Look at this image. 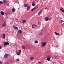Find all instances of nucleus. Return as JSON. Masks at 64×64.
<instances>
[{
	"mask_svg": "<svg viewBox=\"0 0 64 64\" xmlns=\"http://www.w3.org/2000/svg\"><path fill=\"white\" fill-rule=\"evenodd\" d=\"M47 42H42V47H45V46L46 45Z\"/></svg>",
	"mask_w": 64,
	"mask_h": 64,
	"instance_id": "nucleus-1",
	"label": "nucleus"
},
{
	"mask_svg": "<svg viewBox=\"0 0 64 64\" xmlns=\"http://www.w3.org/2000/svg\"><path fill=\"white\" fill-rule=\"evenodd\" d=\"M8 57V54H5L4 56V58L5 59L7 58Z\"/></svg>",
	"mask_w": 64,
	"mask_h": 64,
	"instance_id": "nucleus-2",
	"label": "nucleus"
},
{
	"mask_svg": "<svg viewBox=\"0 0 64 64\" xmlns=\"http://www.w3.org/2000/svg\"><path fill=\"white\" fill-rule=\"evenodd\" d=\"M6 23L5 22H4L2 25V27L3 28L5 27L6 26Z\"/></svg>",
	"mask_w": 64,
	"mask_h": 64,
	"instance_id": "nucleus-3",
	"label": "nucleus"
},
{
	"mask_svg": "<svg viewBox=\"0 0 64 64\" xmlns=\"http://www.w3.org/2000/svg\"><path fill=\"white\" fill-rule=\"evenodd\" d=\"M9 43L8 42H4V45L6 46L7 45H9Z\"/></svg>",
	"mask_w": 64,
	"mask_h": 64,
	"instance_id": "nucleus-4",
	"label": "nucleus"
},
{
	"mask_svg": "<svg viewBox=\"0 0 64 64\" xmlns=\"http://www.w3.org/2000/svg\"><path fill=\"white\" fill-rule=\"evenodd\" d=\"M49 20V18L48 17H46L45 18V20H46V21H48Z\"/></svg>",
	"mask_w": 64,
	"mask_h": 64,
	"instance_id": "nucleus-5",
	"label": "nucleus"
},
{
	"mask_svg": "<svg viewBox=\"0 0 64 64\" xmlns=\"http://www.w3.org/2000/svg\"><path fill=\"white\" fill-rule=\"evenodd\" d=\"M48 58H47L46 60L48 61H49L51 58V57H50V56H48Z\"/></svg>",
	"mask_w": 64,
	"mask_h": 64,
	"instance_id": "nucleus-6",
	"label": "nucleus"
},
{
	"mask_svg": "<svg viewBox=\"0 0 64 64\" xmlns=\"http://www.w3.org/2000/svg\"><path fill=\"white\" fill-rule=\"evenodd\" d=\"M60 10L62 12H63V13H64V8H63L62 7H61Z\"/></svg>",
	"mask_w": 64,
	"mask_h": 64,
	"instance_id": "nucleus-7",
	"label": "nucleus"
},
{
	"mask_svg": "<svg viewBox=\"0 0 64 64\" xmlns=\"http://www.w3.org/2000/svg\"><path fill=\"white\" fill-rule=\"evenodd\" d=\"M26 20H22V24H25L26 23Z\"/></svg>",
	"mask_w": 64,
	"mask_h": 64,
	"instance_id": "nucleus-8",
	"label": "nucleus"
},
{
	"mask_svg": "<svg viewBox=\"0 0 64 64\" xmlns=\"http://www.w3.org/2000/svg\"><path fill=\"white\" fill-rule=\"evenodd\" d=\"M0 13L2 15H4L5 14L4 12L2 11H0Z\"/></svg>",
	"mask_w": 64,
	"mask_h": 64,
	"instance_id": "nucleus-9",
	"label": "nucleus"
},
{
	"mask_svg": "<svg viewBox=\"0 0 64 64\" xmlns=\"http://www.w3.org/2000/svg\"><path fill=\"white\" fill-rule=\"evenodd\" d=\"M32 28H34V27H37V26L36 25H35V24H34L32 26Z\"/></svg>",
	"mask_w": 64,
	"mask_h": 64,
	"instance_id": "nucleus-10",
	"label": "nucleus"
},
{
	"mask_svg": "<svg viewBox=\"0 0 64 64\" xmlns=\"http://www.w3.org/2000/svg\"><path fill=\"white\" fill-rule=\"evenodd\" d=\"M15 8H13L12 9V11L13 12H14L15 11Z\"/></svg>",
	"mask_w": 64,
	"mask_h": 64,
	"instance_id": "nucleus-11",
	"label": "nucleus"
},
{
	"mask_svg": "<svg viewBox=\"0 0 64 64\" xmlns=\"http://www.w3.org/2000/svg\"><path fill=\"white\" fill-rule=\"evenodd\" d=\"M35 9H36V8H34L31 10L30 11H34V10H35Z\"/></svg>",
	"mask_w": 64,
	"mask_h": 64,
	"instance_id": "nucleus-12",
	"label": "nucleus"
},
{
	"mask_svg": "<svg viewBox=\"0 0 64 64\" xmlns=\"http://www.w3.org/2000/svg\"><path fill=\"white\" fill-rule=\"evenodd\" d=\"M14 29H16V30H18V28L17 27H16V26L14 27Z\"/></svg>",
	"mask_w": 64,
	"mask_h": 64,
	"instance_id": "nucleus-13",
	"label": "nucleus"
},
{
	"mask_svg": "<svg viewBox=\"0 0 64 64\" xmlns=\"http://www.w3.org/2000/svg\"><path fill=\"white\" fill-rule=\"evenodd\" d=\"M3 0V2L4 4H5V3H6V0Z\"/></svg>",
	"mask_w": 64,
	"mask_h": 64,
	"instance_id": "nucleus-14",
	"label": "nucleus"
},
{
	"mask_svg": "<svg viewBox=\"0 0 64 64\" xmlns=\"http://www.w3.org/2000/svg\"><path fill=\"white\" fill-rule=\"evenodd\" d=\"M54 34H55L56 35H59V33L57 32H54Z\"/></svg>",
	"mask_w": 64,
	"mask_h": 64,
	"instance_id": "nucleus-15",
	"label": "nucleus"
},
{
	"mask_svg": "<svg viewBox=\"0 0 64 64\" xmlns=\"http://www.w3.org/2000/svg\"><path fill=\"white\" fill-rule=\"evenodd\" d=\"M16 54L17 55H20V52H18L16 53Z\"/></svg>",
	"mask_w": 64,
	"mask_h": 64,
	"instance_id": "nucleus-16",
	"label": "nucleus"
},
{
	"mask_svg": "<svg viewBox=\"0 0 64 64\" xmlns=\"http://www.w3.org/2000/svg\"><path fill=\"white\" fill-rule=\"evenodd\" d=\"M24 6L25 7H28V6H27V4H24Z\"/></svg>",
	"mask_w": 64,
	"mask_h": 64,
	"instance_id": "nucleus-17",
	"label": "nucleus"
},
{
	"mask_svg": "<svg viewBox=\"0 0 64 64\" xmlns=\"http://www.w3.org/2000/svg\"><path fill=\"white\" fill-rule=\"evenodd\" d=\"M30 7L28 6L27 8V11H29V10H30Z\"/></svg>",
	"mask_w": 64,
	"mask_h": 64,
	"instance_id": "nucleus-18",
	"label": "nucleus"
},
{
	"mask_svg": "<svg viewBox=\"0 0 64 64\" xmlns=\"http://www.w3.org/2000/svg\"><path fill=\"white\" fill-rule=\"evenodd\" d=\"M3 38H5V34H3Z\"/></svg>",
	"mask_w": 64,
	"mask_h": 64,
	"instance_id": "nucleus-19",
	"label": "nucleus"
},
{
	"mask_svg": "<svg viewBox=\"0 0 64 64\" xmlns=\"http://www.w3.org/2000/svg\"><path fill=\"white\" fill-rule=\"evenodd\" d=\"M22 49H25V47L24 46H22Z\"/></svg>",
	"mask_w": 64,
	"mask_h": 64,
	"instance_id": "nucleus-20",
	"label": "nucleus"
},
{
	"mask_svg": "<svg viewBox=\"0 0 64 64\" xmlns=\"http://www.w3.org/2000/svg\"><path fill=\"white\" fill-rule=\"evenodd\" d=\"M34 59V57L33 56H31L30 58V60H32Z\"/></svg>",
	"mask_w": 64,
	"mask_h": 64,
	"instance_id": "nucleus-21",
	"label": "nucleus"
},
{
	"mask_svg": "<svg viewBox=\"0 0 64 64\" xmlns=\"http://www.w3.org/2000/svg\"><path fill=\"white\" fill-rule=\"evenodd\" d=\"M22 32L21 31V30H19L18 32V33H21Z\"/></svg>",
	"mask_w": 64,
	"mask_h": 64,
	"instance_id": "nucleus-22",
	"label": "nucleus"
},
{
	"mask_svg": "<svg viewBox=\"0 0 64 64\" xmlns=\"http://www.w3.org/2000/svg\"><path fill=\"white\" fill-rule=\"evenodd\" d=\"M40 35H43V33H42V32H40Z\"/></svg>",
	"mask_w": 64,
	"mask_h": 64,
	"instance_id": "nucleus-23",
	"label": "nucleus"
},
{
	"mask_svg": "<svg viewBox=\"0 0 64 64\" xmlns=\"http://www.w3.org/2000/svg\"><path fill=\"white\" fill-rule=\"evenodd\" d=\"M40 14H41V12H39L38 13V15H39V16H40Z\"/></svg>",
	"mask_w": 64,
	"mask_h": 64,
	"instance_id": "nucleus-24",
	"label": "nucleus"
},
{
	"mask_svg": "<svg viewBox=\"0 0 64 64\" xmlns=\"http://www.w3.org/2000/svg\"><path fill=\"white\" fill-rule=\"evenodd\" d=\"M34 42L35 43H38V42L37 40H35Z\"/></svg>",
	"mask_w": 64,
	"mask_h": 64,
	"instance_id": "nucleus-25",
	"label": "nucleus"
},
{
	"mask_svg": "<svg viewBox=\"0 0 64 64\" xmlns=\"http://www.w3.org/2000/svg\"><path fill=\"white\" fill-rule=\"evenodd\" d=\"M35 5V4L34 3H32V6H34Z\"/></svg>",
	"mask_w": 64,
	"mask_h": 64,
	"instance_id": "nucleus-26",
	"label": "nucleus"
},
{
	"mask_svg": "<svg viewBox=\"0 0 64 64\" xmlns=\"http://www.w3.org/2000/svg\"><path fill=\"white\" fill-rule=\"evenodd\" d=\"M4 64H9V63L8 62H6Z\"/></svg>",
	"mask_w": 64,
	"mask_h": 64,
	"instance_id": "nucleus-27",
	"label": "nucleus"
},
{
	"mask_svg": "<svg viewBox=\"0 0 64 64\" xmlns=\"http://www.w3.org/2000/svg\"><path fill=\"white\" fill-rule=\"evenodd\" d=\"M0 4H3V2H2L0 1Z\"/></svg>",
	"mask_w": 64,
	"mask_h": 64,
	"instance_id": "nucleus-28",
	"label": "nucleus"
},
{
	"mask_svg": "<svg viewBox=\"0 0 64 64\" xmlns=\"http://www.w3.org/2000/svg\"><path fill=\"white\" fill-rule=\"evenodd\" d=\"M19 59H16V61H18V62H19Z\"/></svg>",
	"mask_w": 64,
	"mask_h": 64,
	"instance_id": "nucleus-29",
	"label": "nucleus"
},
{
	"mask_svg": "<svg viewBox=\"0 0 64 64\" xmlns=\"http://www.w3.org/2000/svg\"><path fill=\"white\" fill-rule=\"evenodd\" d=\"M38 64H41V62H38Z\"/></svg>",
	"mask_w": 64,
	"mask_h": 64,
	"instance_id": "nucleus-30",
	"label": "nucleus"
},
{
	"mask_svg": "<svg viewBox=\"0 0 64 64\" xmlns=\"http://www.w3.org/2000/svg\"><path fill=\"white\" fill-rule=\"evenodd\" d=\"M61 22H64V21L63 20H61Z\"/></svg>",
	"mask_w": 64,
	"mask_h": 64,
	"instance_id": "nucleus-31",
	"label": "nucleus"
},
{
	"mask_svg": "<svg viewBox=\"0 0 64 64\" xmlns=\"http://www.w3.org/2000/svg\"><path fill=\"white\" fill-rule=\"evenodd\" d=\"M18 51H19V52H21V50H18Z\"/></svg>",
	"mask_w": 64,
	"mask_h": 64,
	"instance_id": "nucleus-32",
	"label": "nucleus"
},
{
	"mask_svg": "<svg viewBox=\"0 0 64 64\" xmlns=\"http://www.w3.org/2000/svg\"><path fill=\"white\" fill-rule=\"evenodd\" d=\"M2 64V62H0V64Z\"/></svg>",
	"mask_w": 64,
	"mask_h": 64,
	"instance_id": "nucleus-33",
	"label": "nucleus"
},
{
	"mask_svg": "<svg viewBox=\"0 0 64 64\" xmlns=\"http://www.w3.org/2000/svg\"><path fill=\"white\" fill-rule=\"evenodd\" d=\"M2 48V46H0V49H1Z\"/></svg>",
	"mask_w": 64,
	"mask_h": 64,
	"instance_id": "nucleus-34",
	"label": "nucleus"
},
{
	"mask_svg": "<svg viewBox=\"0 0 64 64\" xmlns=\"http://www.w3.org/2000/svg\"><path fill=\"white\" fill-rule=\"evenodd\" d=\"M7 15V13H6L5 14V15Z\"/></svg>",
	"mask_w": 64,
	"mask_h": 64,
	"instance_id": "nucleus-35",
	"label": "nucleus"
},
{
	"mask_svg": "<svg viewBox=\"0 0 64 64\" xmlns=\"http://www.w3.org/2000/svg\"><path fill=\"white\" fill-rule=\"evenodd\" d=\"M42 11H40V12L41 13H41H42Z\"/></svg>",
	"mask_w": 64,
	"mask_h": 64,
	"instance_id": "nucleus-36",
	"label": "nucleus"
},
{
	"mask_svg": "<svg viewBox=\"0 0 64 64\" xmlns=\"http://www.w3.org/2000/svg\"><path fill=\"white\" fill-rule=\"evenodd\" d=\"M40 24V23L39 22H38V24Z\"/></svg>",
	"mask_w": 64,
	"mask_h": 64,
	"instance_id": "nucleus-37",
	"label": "nucleus"
},
{
	"mask_svg": "<svg viewBox=\"0 0 64 64\" xmlns=\"http://www.w3.org/2000/svg\"><path fill=\"white\" fill-rule=\"evenodd\" d=\"M47 9V8H44V9Z\"/></svg>",
	"mask_w": 64,
	"mask_h": 64,
	"instance_id": "nucleus-38",
	"label": "nucleus"
},
{
	"mask_svg": "<svg viewBox=\"0 0 64 64\" xmlns=\"http://www.w3.org/2000/svg\"><path fill=\"white\" fill-rule=\"evenodd\" d=\"M49 20H51V18H49Z\"/></svg>",
	"mask_w": 64,
	"mask_h": 64,
	"instance_id": "nucleus-39",
	"label": "nucleus"
}]
</instances>
